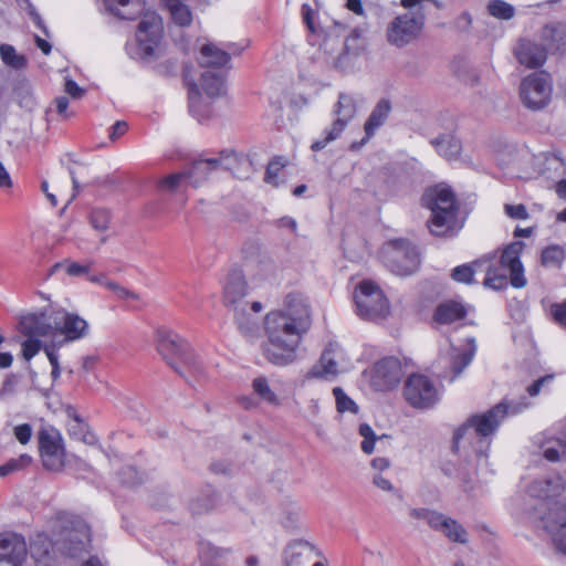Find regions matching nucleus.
Returning <instances> with one entry per match:
<instances>
[{
    "mask_svg": "<svg viewBox=\"0 0 566 566\" xmlns=\"http://www.w3.org/2000/svg\"><path fill=\"white\" fill-rule=\"evenodd\" d=\"M524 243L515 241L502 251L500 259L495 254H486L476 260L472 265H459L452 270L451 277L459 282L470 284L478 271H485L484 285L493 290H501L510 283L516 289L524 287L527 283L520 256Z\"/></svg>",
    "mask_w": 566,
    "mask_h": 566,
    "instance_id": "obj_1",
    "label": "nucleus"
},
{
    "mask_svg": "<svg viewBox=\"0 0 566 566\" xmlns=\"http://www.w3.org/2000/svg\"><path fill=\"white\" fill-rule=\"evenodd\" d=\"M565 488L564 479L554 474L535 479L528 485L527 493L537 500L532 517L541 522L556 548L566 555V504L557 500Z\"/></svg>",
    "mask_w": 566,
    "mask_h": 566,
    "instance_id": "obj_2",
    "label": "nucleus"
},
{
    "mask_svg": "<svg viewBox=\"0 0 566 566\" xmlns=\"http://www.w3.org/2000/svg\"><path fill=\"white\" fill-rule=\"evenodd\" d=\"M264 325L268 337L263 346L265 358L276 366L293 363L301 339L308 329L274 312L265 316Z\"/></svg>",
    "mask_w": 566,
    "mask_h": 566,
    "instance_id": "obj_3",
    "label": "nucleus"
},
{
    "mask_svg": "<svg viewBox=\"0 0 566 566\" xmlns=\"http://www.w3.org/2000/svg\"><path fill=\"white\" fill-rule=\"evenodd\" d=\"M421 202L431 212L427 223L433 235H452L455 232L458 206L453 191L447 185L428 188Z\"/></svg>",
    "mask_w": 566,
    "mask_h": 566,
    "instance_id": "obj_4",
    "label": "nucleus"
},
{
    "mask_svg": "<svg viewBox=\"0 0 566 566\" xmlns=\"http://www.w3.org/2000/svg\"><path fill=\"white\" fill-rule=\"evenodd\" d=\"M54 546L62 554L76 557L91 545V526L75 514L60 512L51 524Z\"/></svg>",
    "mask_w": 566,
    "mask_h": 566,
    "instance_id": "obj_5",
    "label": "nucleus"
},
{
    "mask_svg": "<svg viewBox=\"0 0 566 566\" xmlns=\"http://www.w3.org/2000/svg\"><path fill=\"white\" fill-rule=\"evenodd\" d=\"M531 403L525 397H522L518 401H501L490 410L474 415L468 419V421L455 432L454 444L458 446L460 441L473 431L479 438H488L492 436L501 422L506 416H515L527 409ZM481 443H485L489 447V442L480 440Z\"/></svg>",
    "mask_w": 566,
    "mask_h": 566,
    "instance_id": "obj_6",
    "label": "nucleus"
},
{
    "mask_svg": "<svg viewBox=\"0 0 566 566\" xmlns=\"http://www.w3.org/2000/svg\"><path fill=\"white\" fill-rule=\"evenodd\" d=\"M163 32L161 18L155 12L146 13L138 24L135 42L126 45L127 53L146 62L158 59L163 53Z\"/></svg>",
    "mask_w": 566,
    "mask_h": 566,
    "instance_id": "obj_7",
    "label": "nucleus"
},
{
    "mask_svg": "<svg viewBox=\"0 0 566 566\" xmlns=\"http://www.w3.org/2000/svg\"><path fill=\"white\" fill-rule=\"evenodd\" d=\"M156 346L158 353L178 374L184 375L181 365L196 373L201 370L188 343L174 331L158 328L156 331Z\"/></svg>",
    "mask_w": 566,
    "mask_h": 566,
    "instance_id": "obj_8",
    "label": "nucleus"
},
{
    "mask_svg": "<svg viewBox=\"0 0 566 566\" xmlns=\"http://www.w3.org/2000/svg\"><path fill=\"white\" fill-rule=\"evenodd\" d=\"M380 258L394 274L400 276L415 273L420 264L416 247L402 239L385 243L380 251Z\"/></svg>",
    "mask_w": 566,
    "mask_h": 566,
    "instance_id": "obj_9",
    "label": "nucleus"
},
{
    "mask_svg": "<svg viewBox=\"0 0 566 566\" xmlns=\"http://www.w3.org/2000/svg\"><path fill=\"white\" fill-rule=\"evenodd\" d=\"M354 302L356 314L366 321L385 318L389 313V303L378 285L361 281L355 289Z\"/></svg>",
    "mask_w": 566,
    "mask_h": 566,
    "instance_id": "obj_10",
    "label": "nucleus"
},
{
    "mask_svg": "<svg viewBox=\"0 0 566 566\" xmlns=\"http://www.w3.org/2000/svg\"><path fill=\"white\" fill-rule=\"evenodd\" d=\"M357 101L350 94L340 93L334 106L335 119L329 128L324 129L322 139L315 140L311 148L313 151L324 149L329 143L336 140L344 132L348 123L355 117Z\"/></svg>",
    "mask_w": 566,
    "mask_h": 566,
    "instance_id": "obj_11",
    "label": "nucleus"
},
{
    "mask_svg": "<svg viewBox=\"0 0 566 566\" xmlns=\"http://www.w3.org/2000/svg\"><path fill=\"white\" fill-rule=\"evenodd\" d=\"M552 82L547 73H532L520 85L523 105L531 111L545 108L552 99Z\"/></svg>",
    "mask_w": 566,
    "mask_h": 566,
    "instance_id": "obj_12",
    "label": "nucleus"
},
{
    "mask_svg": "<svg viewBox=\"0 0 566 566\" xmlns=\"http://www.w3.org/2000/svg\"><path fill=\"white\" fill-rule=\"evenodd\" d=\"M423 27V17L412 12L397 15L386 29L387 41L397 48H403L418 38Z\"/></svg>",
    "mask_w": 566,
    "mask_h": 566,
    "instance_id": "obj_13",
    "label": "nucleus"
},
{
    "mask_svg": "<svg viewBox=\"0 0 566 566\" xmlns=\"http://www.w3.org/2000/svg\"><path fill=\"white\" fill-rule=\"evenodd\" d=\"M405 398L417 409L432 408L440 399V391L424 375L413 374L405 384Z\"/></svg>",
    "mask_w": 566,
    "mask_h": 566,
    "instance_id": "obj_14",
    "label": "nucleus"
},
{
    "mask_svg": "<svg viewBox=\"0 0 566 566\" xmlns=\"http://www.w3.org/2000/svg\"><path fill=\"white\" fill-rule=\"evenodd\" d=\"M248 294L247 283L240 271H231L228 274L224 290V304L234 312L235 321L240 328L245 327V316L248 314L249 302L244 298Z\"/></svg>",
    "mask_w": 566,
    "mask_h": 566,
    "instance_id": "obj_15",
    "label": "nucleus"
},
{
    "mask_svg": "<svg viewBox=\"0 0 566 566\" xmlns=\"http://www.w3.org/2000/svg\"><path fill=\"white\" fill-rule=\"evenodd\" d=\"M52 318L55 324L54 337L63 336V339L52 342L56 344V348L65 343L82 339L88 334V323L75 313L56 306L55 315Z\"/></svg>",
    "mask_w": 566,
    "mask_h": 566,
    "instance_id": "obj_16",
    "label": "nucleus"
},
{
    "mask_svg": "<svg viewBox=\"0 0 566 566\" xmlns=\"http://www.w3.org/2000/svg\"><path fill=\"white\" fill-rule=\"evenodd\" d=\"M467 342V349L450 345L447 353L440 357L439 363L446 369L440 375L442 378L449 377L450 381H453L471 364L476 352V344L473 337L468 338Z\"/></svg>",
    "mask_w": 566,
    "mask_h": 566,
    "instance_id": "obj_17",
    "label": "nucleus"
},
{
    "mask_svg": "<svg viewBox=\"0 0 566 566\" xmlns=\"http://www.w3.org/2000/svg\"><path fill=\"white\" fill-rule=\"evenodd\" d=\"M56 306L49 305L40 312H32L20 318V332L24 336L36 338L52 336L54 337L55 324L52 316L55 315Z\"/></svg>",
    "mask_w": 566,
    "mask_h": 566,
    "instance_id": "obj_18",
    "label": "nucleus"
},
{
    "mask_svg": "<svg viewBox=\"0 0 566 566\" xmlns=\"http://www.w3.org/2000/svg\"><path fill=\"white\" fill-rule=\"evenodd\" d=\"M401 366L397 358L388 357L377 361L373 369L371 384L377 390H388L398 385Z\"/></svg>",
    "mask_w": 566,
    "mask_h": 566,
    "instance_id": "obj_19",
    "label": "nucleus"
},
{
    "mask_svg": "<svg viewBox=\"0 0 566 566\" xmlns=\"http://www.w3.org/2000/svg\"><path fill=\"white\" fill-rule=\"evenodd\" d=\"M229 158L230 154L222 151L220 157L196 160L189 170L184 171L186 174L187 184L199 187L208 178L210 172L220 168H229L226 163Z\"/></svg>",
    "mask_w": 566,
    "mask_h": 566,
    "instance_id": "obj_20",
    "label": "nucleus"
},
{
    "mask_svg": "<svg viewBox=\"0 0 566 566\" xmlns=\"http://www.w3.org/2000/svg\"><path fill=\"white\" fill-rule=\"evenodd\" d=\"M273 312L283 314L286 318L307 329L311 326L310 305L306 297L301 293L293 292L287 294L284 298L283 308Z\"/></svg>",
    "mask_w": 566,
    "mask_h": 566,
    "instance_id": "obj_21",
    "label": "nucleus"
},
{
    "mask_svg": "<svg viewBox=\"0 0 566 566\" xmlns=\"http://www.w3.org/2000/svg\"><path fill=\"white\" fill-rule=\"evenodd\" d=\"M27 554L28 546L24 537L11 532L0 534V559L24 566Z\"/></svg>",
    "mask_w": 566,
    "mask_h": 566,
    "instance_id": "obj_22",
    "label": "nucleus"
},
{
    "mask_svg": "<svg viewBox=\"0 0 566 566\" xmlns=\"http://www.w3.org/2000/svg\"><path fill=\"white\" fill-rule=\"evenodd\" d=\"M40 452L46 469L57 471L64 465V450L59 438L42 433L40 436Z\"/></svg>",
    "mask_w": 566,
    "mask_h": 566,
    "instance_id": "obj_23",
    "label": "nucleus"
},
{
    "mask_svg": "<svg viewBox=\"0 0 566 566\" xmlns=\"http://www.w3.org/2000/svg\"><path fill=\"white\" fill-rule=\"evenodd\" d=\"M319 555L317 548L306 541H293L284 551L285 566H307L308 563Z\"/></svg>",
    "mask_w": 566,
    "mask_h": 566,
    "instance_id": "obj_24",
    "label": "nucleus"
},
{
    "mask_svg": "<svg viewBox=\"0 0 566 566\" xmlns=\"http://www.w3.org/2000/svg\"><path fill=\"white\" fill-rule=\"evenodd\" d=\"M515 56L526 67L535 69L544 64L547 57V50L531 40H521L515 48Z\"/></svg>",
    "mask_w": 566,
    "mask_h": 566,
    "instance_id": "obj_25",
    "label": "nucleus"
},
{
    "mask_svg": "<svg viewBox=\"0 0 566 566\" xmlns=\"http://www.w3.org/2000/svg\"><path fill=\"white\" fill-rule=\"evenodd\" d=\"M230 55L213 43L202 45L199 55V63L206 70L223 71L229 64Z\"/></svg>",
    "mask_w": 566,
    "mask_h": 566,
    "instance_id": "obj_26",
    "label": "nucleus"
},
{
    "mask_svg": "<svg viewBox=\"0 0 566 566\" xmlns=\"http://www.w3.org/2000/svg\"><path fill=\"white\" fill-rule=\"evenodd\" d=\"M538 453L549 462L566 461V441L555 437L539 436L535 439Z\"/></svg>",
    "mask_w": 566,
    "mask_h": 566,
    "instance_id": "obj_27",
    "label": "nucleus"
},
{
    "mask_svg": "<svg viewBox=\"0 0 566 566\" xmlns=\"http://www.w3.org/2000/svg\"><path fill=\"white\" fill-rule=\"evenodd\" d=\"M338 374L335 352L327 348L323 352L319 360L310 369L307 378L333 380Z\"/></svg>",
    "mask_w": 566,
    "mask_h": 566,
    "instance_id": "obj_28",
    "label": "nucleus"
},
{
    "mask_svg": "<svg viewBox=\"0 0 566 566\" xmlns=\"http://www.w3.org/2000/svg\"><path fill=\"white\" fill-rule=\"evenodd\" d=\"M467 315L468 310L462 303L450 300L437 306L433 318L439 324H451L463 319Z\"/></svg>",
    "mask_w": 566,
    "mask_h": 566,
    "instance_id": "obj_29",
    "label": "nucleus"
},
{
    "mask_svg": "<svg viewBox=\"0 0 566 566\" xmlns=\"http://www.w3.org/2000/svg\"><path fill=\"white\" fill-rule=\"evenodd\" d=\"M106 10L120 18V19H134L137 17L143 8V0H104Z\"/></svg>",
    "mask_w": 566,
    "mask_h": 566,
    "instance_id": "obj_30",
    "label": "nucleus"
},
{
    "mask_svg": "<svg viewBox=\"0 0 566 566\" xmlns=\"http://www.w3.org/2000/svg\"><path fill=\"white\" fill-rule=\"evenodd\" d=\"M542 39L545 42L547 52L566 51V24L557 23L546 25L542 31Z\"/></svg>",
    "mask_w": 566,
    "mask_h": 566,
    "instance_id": "obj_31",
    "label": "nucleus"
},
{
    "mask_svg": "<svg viewBox=\"0 0 566 566\" xmlns=\"http://www.w3.org/2000/svg\"><path fill=\"white\" fill-rule=\"evenodd\" d=\"M185 81L188 85L189 111L199 122L207 119L210 115L209 105L202 99L198 85L191 82L189 74H185Z\"/></svg>",
    "mask_w": 566,
    "mask_h": 566,
    "instance_id": "obj_32",
    "label": "nucleus"
},
{
    "mask_svg": "<svg viewBox=\"0 0 566 566\" xmlns=\"http://www.w3.org/2000/svg\"><path fill=\"white\" fill-rule=\"evenodd\" d=\"M390 111L391 105L389 101L381 99L377 103V105L374 107L373 112L370 113L368 119L365 123L364 129L366 137L361 140V144H365L375 134V132L385 123Z\"/></svg>",
    "mask_w": 566,
    "mask_h": 566,
    "instance_id": "obj_33",
    "label": "nucleus"
},
{
    "mask_svg": "<svg viewBox=\"0 0 566 566\" xmlns=\"http://www.w3.org/2000/svg\"><path fill=\"white\" fill-rule=\"evenodd\" d=\"M200 86L209 97L223 95L226 92L224 71H203L200 77Z\"/></svg>",
    "mask_w": 566,
    "mask_h": 566,
    "instance_id": "obj_34",
    "label": "nucleus"
},
{
    "mask_svg": "<svg viewBox=\"0 0 566 566\" xmlns=\"http://www.w3.org/2000/svg\"><path fill=\"white\" fill-rule=\"evenodd\" d=\"M54 546V536L49 538L48 535L36 534L30 544L31 557L38 564L46 565L50 559V553Z\"/></svg>",
    "mask_w": 566,
    "mask_h": 566,
    "instance_id": "obj_35",
    "label": "nucleus"
},
{
    "mask_svg": "<svg viewBox=\"0 0 566 566\" xmlns=\"http://www.w3.org/2000/svg\"><path fill=\"white\" fill-rule=\"evenodd\" d=\"M431 145L447 159L458 157L461 151V143L452 134H441L431 140Z\"/></svg>",
    "mask_w": 566,
    "mask_h": 566,
    "instance_id": "obj_36",
    "label": "nucleus"
},
{
    "mask_svg": "<svg viewBox=\"0 0 566 566\" xmlns=\"http://www.w3.org/2000/svg\"><path fill=\"white\" fill-rule=\"evenodd\" d=\"M230 553V548L218 547L211 543H202L199 551L201 559L209 566H221Z\"/></svg>",
    "mask_w": 566,
    "mask_h": 566,
    "instance_id": "obj_37",
    "label": "nucleus"
},
{
    "mask_svg": "<svg viewBox=\"0 0 566 566\" xmlns=\"http://www.w3.org/2000/svg\"><path fill=\"white\" fill-rule=\"evenodd\" d=\"M247 271L253 279L263 281L273 276L275 272L274 262L269 258L251 260L247 263Z\"/></svg>",
    "mask_w": 566,
    "mask_h": 566,
    "instance_id": "obj_38",
    "label": "nucleus"
},
{
    "mask_svg": "<svg viewBox=\"0 0 566 566\" xmlns=\"http://www.w3.org/2000/svg\"><path fill=\"white\" fill-rule=\"evenodd\" d=\"M0 56L2 62L13 70L21 71L28 66L27 56L18 53L15 48L11 44L0 45Z\"/></svg>",
    "mask_w": 566,
    "mask_h": 566,
    "instance_id": "obj_39",
    "label": "nucleus"
},
{
    "mask_svg": "<svg viewBox=\"0 0 566 566\" xmlns=\"http://www.w3.org/2000/svg\"><path fill=\"white\" fill-rule=\"evenodd\" d=\"M92 265L93 261H87L85 264H81L70 260H64L52 265L49 271V275L55 274L61 269L64 270L69 276L88 275Z\"/></svg>",
    "mask_w": 566,
    "mask_h": 566,
    "instance_id": "obj_40",
    "label": "nucleus"
},
{
    "mask_svg": "<svg viewBox=\"0 0 566 566\" xmlns=\"http://www.w3.org/2000/svg\"><path fill=\"white\" fill-rule=\"evenodd\" d=\"M171 18L180 27H187L192 21V13L182 0H165Z\"/></svg>",
    "mask_w": 566,
    "mask_h": 566,
    "instance_id": "obj_41",
    "label": "nucleus"
},
{
    "mask_svg": "<svg viewBox=\"0 0 566 566\" xmlns=\"http://www.w3.org/2000/svg\"><path fill=\"white\" fill-rule=\"evenodd\" d=\"M253 391L265 402L277 405L279 399L274 391L270 388L269 381L265 377H258L252 381Z\"/></svg>",
    "mask_w": 566,
    "mask_h": 566,
    "instance_id": "obj_42",
    "label": "nucleus"
},
{
    "mask_svg": "<svg viewBox=\"0 0 566 566\" xmlns=\"http://www.w3.org/2000/svg\"><path fill=\"white\" fill-rule=\"evenodd\" d=\"M371 483L375 488L381 490L382 492L389 493L398 499L402 497L400 490L394 485L387 473L373 472Z\"/></svg>",
    "mask_w": 566,
    "mask_h": 566,
    "instance_id": "obj_43",
    "label": "nucleus"
},
{
    "mask_svg": "<svg viewBox=\"0 0 566 566\" xmlns=\"http://www.w3.org/2000/svg\"><path fill=\"white\" fill-rule=\"evenodd\" d=\"M489 13L501 20H510L514 17L515 9L510 3L503 0H492L488 4Z\"/></svg>",
    "mask_w": 566,
    "mask_h": 566,
    "instance_id": "obj_44",
    "label": "nucleus"
},
{
    "mask_svg": "<svg viewBox=\"0 0 566 566\" xmlns=\"http://www.w3.org/2000/svg\"><path fill=\"white\" fill-rule=\"evenodd\" d=\"M449 539L464 544L468 542L465 530L454 520L449 517L448 523L441 531Z\"/></svg>",
    "mask_w": 566,
    "mask_h": 566,
    "instance_id": "obj_45",
    "label": "nucleus"
},
{
    "mask_svg": "<svg viewBox=\"0 0 566 566\" xmlns=\"http://www.w3.org/2000/svg\"><path fill=\"white\" fill-rule=\"evenodd\" d=\"M333 394L335 396L336 408L338 412H357L358 407L356 402L352 398H349L340 387H335L333 389Z\"/></svg>",
    "mask_w": 566,
    "mask_h": 566,
    "instance_id": "obj_46",
    "label": "nucleus"
},
{
    "mask_svg": "<svg viewBox=\"0 0 566 566\" xmlns=\"http://www.w3.org/2000/svg\"><path fill=\"white\" fill-rule=\"evenodd\" d=\"M111 221V212L107 209L95 208L91 212L90 222L97 231H105L108 229Z\"/></svg>",
    "mask_w": 566,
    "mask_h": 566,
    "instance_id": "obj_47",
    "label": "nucleus"
},
{
    "mask_svg": "<svg viewBox=\"0 0 566 566\" xmlns=\"http://www.w3.org/2000/svg\"><path fill=\"white\" fill-rule=\"evenodd\" d=\"M564 260V250L558 245L546 248L542 252V263L546 266H559Z\"/></svg>",
    "mask_w": 566,
    "mask_h": 566,
    "instance_id": "obj_48",
    "label": "nucleus"
},
{
    "mask_svg": "<svg viewBox=\"0 0 566 566\" xmlns=\"http://www.w3.org/2000/svg\"><path fill=\"white\" fill-rule=\"evenodd\" d=\"M359 434L364 438L360 446L361 450L367 454L373 453L375 450V442L378 439L373 428L367 423H361L359 426Z\"/></svg>",
    "mask_w": 566,
    "mask_h": 566,
    "instance_id": "obj_49",
    "label": "nucleus"
},
{
    "mask_svg": "<svg viewBox=\"0 0 566 566\" xmlns=\"http://www.w3.org/2000/svg\"><path fill=\"white\" fill-rule=\"evenodd\" d=\"M22 356L25 360H31L44 347L40 338L27 336V339L21 344Z\"/></svg>",
    "mask_w": 566,
    "mask_h": 566,
    "instance_id": "obj_50",
    "label": "nucleus"
},
{
    "mask_svg": "<svg viewBox=\"0 0 566 566\" xmlns=\"http://www.w3.org/2000/svg\"><path fill=\"white\" fill-rule=\"evenodd\" d=\"M302 522V512L297 506L292 507L286 511L282 516L281 523L285 528L296 530L301 526Z\"/></svg>",
    "mask_w": 566,
    "mask_h": 566,
    "instance_id": "obj_51",
    "label": "nucleus"
},
{
    "mask_svg": "<svg viewBox=\"0 0 566 566\" xmlns=\"http://www.w3.org/2000/svg\"><path fill=\"white\" fill-rule=\"evenodd\" d=\"M43 350L46 354V357L52 366L51 375H52L53 380H55L60 376V364H59V355L56 353V344L55 343L44 344Z\"/></svg>",
    "mask_w": 566,
    "mask_h": 566,
    "instance_id": "obj_52",
    "label": "nucleus"
},
{
    "mask_svg": "<svg viewBox=\"0 0 566 566\" xmlns=\"http://www.w3.org/2000/svg\"><path fill=\"white\" fill-rule=\"evenodd\" d=\"M31 462V458L28 454H22L19 459H11L6 464L0 465V476H4L11 472H14Z\"/></svg>",
    "mask_w": 566,
    "mask_h": 566,
    "instance_id": "obj_53",
    "label": "nucleus"
},
{
    "mask_svg": "<svg viewBox=\"0 0 566 566\" xmlns=\"http://www.w3.org/2000/svg\"><path fill=\"white\" fill-rule=\"evenodd\" d=\"M181 184H187L186 174L185 172H176L169 176L164 177L160 180V188L165 190H174Z\"/></svg>",
    "mask_w": 566,
    "mask_h": 566,
    "instance_id": "obj_54",
    "label": "nucleus"
},
{
    "mask_svg": "<svg viewBox=\"0 0 566 566\" xmlns=\"http://www.w3.org/2000/svg\"><path fill=\"white\" fill-rule=\"evenodd\" d=\"M103 286H105L107 290L112 291L120 300L137 298V296L134 292L120 286L118 283L111 281L108 279H106Z\"/></svg>",
    "mask_w": 566,
    "mask_h": 566,
    "instance_id": "obj_55",
    "label": "nucleus"
},
{
    "mask_svg": "<svg viewBox=\"0 0 566 566\" xmlns=\"http://www.w3.org/2000/svg\"><path fill=\"white\" fill-rule=\"evenodd\" d=\"M551 315L559 326L566 329V300L552 304Z\"/></svg>",
    "mask_w": 566,
    "mask_h": 566,
    "instance_id": "obj_56",
    "label": "nucleus"
},
{
    "mask_svg": "<svg viewBox=\"0 0 566 566\" xmlns=\"http://www.w3.org/2000/svg\"><path fill=\"white\" fill-rule=\"evenodd\" d=\"M449 517L444 514L431 510L427 520V524L434 531H442L444 525L448 523Z\"/></svg>",
    "mask_w": 566,
    "mask_h": 566,
    "instance_id": "obj_57",
    "label": "nucleus"
},
{
    "mask_svg": "<svg viewBox=\"0 0 566 566\" xmlns=\"http://www.w3.org/2000/svg\"><path fill=\"white\" fill-rule=\"evenodd\" d=\"M504 211L507 217L515 220H526L528 218V212L524 205H509L504 206Z\"/></svg>",
    "mask_w": 566,
    "mask_h": 566,
    "instance_id": "obj_58",
    "label": "nucleus"
},
{
    "mask_svg": "<svg viewBox=\"0 0 566 566\" xmlns=\"http://www.w3.org/2000/svg\"><path fill=\"white\" fill-rule=\"evenodd\" d=\"M285 166V160L283 158H275L271 160L266 168L265 180L268 182H274V179L277 177L281 168Z\"/></svg>",
    "mask_w": 566,
    "mask_h": 566,
    "instance_id": "obj_59",
    "label": "nucleus"
},
{
    "mask_svg": "<svg viewBox=\"0 0 566 566\" xmlns=\"http://www.w3.org/2000/svg\"><path fill=\"white\" fill-rule=\"evenodd\" d=\"M14 436L20 443H28L32 436L31 426L28 423L17 426L14 428Z\"/></svg>",
    "mask_w": 566,
    "mask_h": 566,
    "instance_id": "obj_60",
    "label": "nucleus"
},
{
    "mask_svg": "<svg viewBox=\"0 0 566 566\" xmlns=\"http://www.w3.org/2000/svg\"><path fill=\"white\" fill-rule=\"evenodd\" d=\"M64 91L73 98H81L85 93L84 88L80 87L77 83L71 78L65 81Z\"/></svg>",
    "mask_w": 566,
    "mask_h": 566,
    "instance_id": "obj_61",
    "label": "nucleus"
},
{
    "mask_svg": "<svg viewBox=\"0 0 566 566\" xmlns=\"http://www.w3.org/2000/svg\"><path fill=\"white\" fill-rule=\"evenodd\" d=\"M370 467L374 472L387 473L390 468V461L384 457H377L371 460Z\"/></svg>",
    "mask_w": 566,
    "mask_h": 566,
    "instance_id": "obj_62",
    "label": "nucleus"
},
{
    "mask_svg": "<svg viewBox=\"0 0 566 566\" xmlns=\"http://www.w3.org/2000/svg\"><path fill=\"white\" fill-rule=\"evenodd\" d=\"M552 379H553V376H545V377H542V378L537 379L531 386L527 387V389H526L527 394L531 397L537 396L539 394L541 388L543 387V385L547 384V382H551Z\"/></svg>",
    "mask_w": 566,
    "mask_h": 566,
    "instance_id": "obj_63",
    "label": "nucleus"
},
{
    "mask_svg": "<svg viewBox=\"0 0 566 566\" xmlns=\"http://www.w3.org/2000/svg\"><path fill=\"white\" fill-rule=\"evenodd\" d=\"M127 129H128V125L126 122H123V120L116 122L111 127L109 138L112 140H115L118 137L123 136L127 132Z\"/></svg>",
    "mask_w": 566,
    "mask_h": 566,
    "instance_id": "obj_64",
    "label": "nucleus"
}]
</instances>
